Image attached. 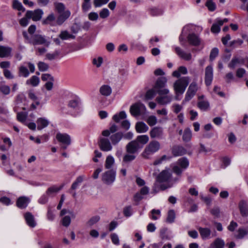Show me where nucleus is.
<instances>
[{"instance_id":"1","label":"nucleus","mask_w":248,"mask_h":248,"mask_svg":"<svg viewBox=\"0 0 248 248\" xmlns=\"http://www.w3.org/2000/svg\"><path fill=\"white\" fill-rule=\"evenodd\" d=\"M176 179H172L171 173L169 170H164L158 175L156 182L153 187V191L156 193L160 189L165 190L172 186L173 182H176Z\"/></svg>"},{"instance_id":"2","label":"nucleus","mask_w":248,"mask_h":248,"mask_svg":"<svg viewBox=\"0 0 248 248\" xmlns=\"http://www.w3.org/2000/svg\"><path fill=\"white\" fill-rule=\"evenodd\" d=\"M194 26L191 24H188L183 28L182 33L179 36V41L183 46H185L186 42L183 35L189 33L187 39L189 44L193 46H198L201 43V39L199 36L194 33H191L192 31Z\"/></svg>"},{"instance_id":"3","label":"nucleus","mask_w":248,"mask_h":248,"mask_svg":"<svg viewBox=\"0 0 248 248\" xmlns=\"http://www.w3.org/2000/svg\"><path fill=\"white\" fill-rule=\"evenodd\" d=\"M189 166V161L187 158L182 157L179 158L171 167L174 173L178 176H181L182 172Z\"/></svg>"},{"instance_id":"4","label":"nucleus","mask_w":248,"mask_h":248,"mask_svg":"<svg viewBox=\"0 0 248 248\" xmlns=\"http://www.w3.org/2000/svg\"><path fill=\"white\" fill-rule=\"evenodd\" d=\"M189 78L183 77L177 80L173 84V88L175 93L183 94L188 85Z\"/></svg>"},{"instance_id":"5","label":"nucleus","mask_w":248,"mask_h":248,"mask_svg":"<svg viewBox=\"0 0 248 248\" xmlns=\"http://www.w3.org/2000/svg\"><path fill=\"white\" fill-rule=\"evenodd\" d=\"M169 90L168 89H159L157 90V93L159 96L156 98L157 102L161 105H166L171 102L173 96L169 94Z\"/></svg>"},{"instance_id":"6","label":"nucleus","mask_w":248,"mask_h":248,"mask_svg":"<svg viewBox=\"0 0 248 248\" xmlns=\"http://www.w3.org/2000/svg\"><path fill=\"white\" fill-rule=\"evenodd\" d=\"M160 148L159 142L156 140L151 141L145 147L143 153V155L145 158H148L149 156L157 152Z\"/></svg>"},{"instance_id":"7","label":"nucleus","mask_w":248,"mask_h":248,"mask_svg":"<svg viewBox=\"0 0 248 248\" xmlns=\"http://www.w3.org/2000/svg\"><path fill=\"white\" fill-rule=\"evenodd\" d=\"M146 108L145 106L140 102H137L132 105L130 107V112L131 115L134 117H137L146 112Z\"/></svg>"},{"instance_id":"8","label":"nucleus","mask_w":248,"mask_h":248,"mask_svg":"<svg viewBox=\"0 0 248 248\" xmlns=\"http://www.w3.org/2000/svg\"><path fill=\"white\" fill-rule=\"evenodd\" d=\"M116 171L111 169L103 173L102 175V182L107 185H111L115 181Z\"/></svg>"},{"instance_id":"9","label":"nucleus","mask_w":248,"mask_h":248,"mask_svg":"<svg viewBox=\"0 0 248 248\" xmlns=\"http://www.w3.org/2000/svg\"><path fill=\"white\" fill-rule=\"evenodd\" d=\"M100 149L104 152H109L112 150V146L108 137H100L98 141Z\"/></svg>"},{"instance_id":"10","label":"nucleus","mask_w":248,"mask_h":248,"mask_svg":"<svg viewBox=\"0 0 248 248\" xmlns=\"http://www.w3.org/2000/svg\"><path fill=\"white\" fill-rule=\"evenodd\" d=\"M56 138L62 144V148L63 149H66L71 143L70 137L67 134L58 133L57 134Z\"/></svg>"},{"instance_id":"11","label":"nucleus","mask_w":248,"mask_h":248,"mask_svg":"<svg viewBox=\"0 0 248 248\" xmlns=\"http://www.w3.org/2000/svg\"><path fill=\"white\" fill-rule=\"evenodd\" d=\"M43 15L44 12L41 9H37L33 11H27L26 12V16L34 21H39Z\"/></svg>"},{"instance_id":"12","label":"nucleus","mask_w":248,"mask_h":248,"mask_svg":"<svg viewBox=\"0 0 248 248\" xmlns=\"http://www.w3.org/2000/svg\"><path fill=\"white\" fill-rule=\"evenodd\" d=\"M142 146H140L139 143H137V141L132 140L128 143L126 146V152L131 154H134L137 152L138 150Z\"/></svg>"},{"instance_id":"13","label":"nucleus","mask_w":248,"mask_h":248,"mask_svg":"<svg viewBox=\"0 0 248 248\" xmlns=\"http://www.w3.org/2000/svg\"><path fill=\"white\" fill-rule=\"evenodd\" d=\"M150 135L153 139H161L163 136V130L162 127L155 126L153 127L150 131Z\"/></svg>"},{"instance_id":"14","label":"nucleus","mask_w":248,"mask_h":248,"mask_svg":"<svg viewBox=\"0 0 248 248\" xmlns=\"http://www.w3.org/2000/svg\"><path fill=\"white\" fill-rule=\"evenodd\" d=\"M213 78V71L212 66H208L205 69V83L207 86H210Z\"/></svg>"},{"instance_id":"15","label":"nucleus","mask_w":248,"mask_h":248,"mask_svg":"<svg viewBox=\"0 0 248 248\" xmlns=\"http://www.w3.org/2000/svg\"><path fill=\"white\" fill-rule=\"evenodd\" d=\"M245 63V59L235 56L232 58L231 62L228 64V66L231 69H234L236 66L243 64Z\"/></svg>"},{"instance_id":"16","label":"nucleus","mask_w":248,"mask_h":248,"mask_svg":"<svg viewBox=\"0 0 248 248\" xmlns=\"http://www.w3.org/2000/svg\"><path fill=\"white\" fill-rule=\"evenodd\" d=\"M175 51L179 57L184 60L190 61L192 58V55L190 52H186L179 47H175Z\"/></svg>"},{"instance_id":"17","label":"nucleus","mask_w":248,"mask_h":248,"mask_svg":"<svg viewBox=\"0 0 248 248\" xmlns=\"http://www.w3.org/2000/svg\"><path fill=\"white\" fill-rule=\"evenodd\" d=\"M79 105L80 100L76 96H73L67 103V106L68 108L71 110H75L78 108Z\"/></svg>"},{"instance_id":"18","label":"nucleus","mask_w":248,"mask_h":248,"mask_svg":"<svg viewBox=\"0 0 248 248\" xmlns=\"http://www.w3.org/2000/svg\"><path fill=\"white\" fill-rule=\"evenodd\" d=\"M71 15L69 10H65L62 13L59 14L56 20V24L58 25H62L65 21L68 19Z\"/></svg>"},{"instance_id":"19","label":"nucleus","mask_w":248,"mask_h":248,"mask_svg":"<svg viewBox=\"0 0 248 248\" xmlns=\"http://www.w3.org/2000/svg\"><path fill=\"white\" fill-rule=\"evenodd\" d=\"M186 153V149L182 146L175 145L172 148V154L175 156H181Z\"/></svg>"},{"instance_id":"20","label":"nucleus","mask_w":248,"mask_h":248,"mask_svg":"<svg viewBox=\"0 0 248 248\" xmlns=\"http://www.w3.org/2000/svg\"><path fill=\"white\" fill-rule=\"evenodd\" d=\"M24 218L27 224L30 227L33 228L36 226V223L34 216L31 213H26L24 214Z\"/></svg>"},{"instance_id":"21","label":"nucleus","mask_w":248,"mask_h":248,"mask_svg":"<svg viewBox=\"0 0 248 248\" xmlns=\"http://www.w3.org/2000/svg\"><path fill=\"white\" fill-rule=\"evenodd\" d=\"M30 202V199L26 197H19L16 202L17 206L21 209L26 208Z\"/></svg>"},{"instance_id":"22","label":"nucleus","mask_w":248,"mask_h":248,"mask_svg":"<svg viewBox=\"0 0 248 248\" xmlns=\"http://www.w3.org/2000/svg\"><path fill=\"white\" fill-rule=\"evenodd\" d=\"M123 137V133L121 132H118L112 134L110 137V140L112 145H117L122 139Z\"/></svg>"},{"instance_id":"23","label":"nucleus","mask_w":248,"mask_h":248,"mask_svg":"<svg viewBox=\"0 0 248 248\" xmlns=\"http://www.w3.org/2000/svg\"><path fill=\"white\" fill-rule=\"evenodd\" d=\"M31 43L33 45H44L47 43L46 38L41 35H35L32 37Z\"/></svg>"},{"instance_id":"24","label":"nucleus","mask_w":248,"mask_h":248,"mask_svg":"<svg viewBox=\"0 0 248 248\" xmlns=\"http://www.w3.org/2000/svg\"><path fill=\"white\" fill-rule=\"evenodd\" d=\"M198 230L202 239H208L211 238V231L209 228L199 227Z\"/></svg>"},{"instance_id":"25","label":"nucleus","mask_w":248,"mask_h":248,"mask_svg":"<svg viewBox=\"0 0 248 248\" xmlns=\"http://www.w3.org/2000/svg\"><path fill=\"white\" fill-rule=\"evenodd\" d=\"M12 50V48L9 46H0V57H8L11 55Z\"/></svg>"},{"instance_id":"26","label":"nucleus","mask_w":248,"mask_h":248,"mask_svg":"<svg viewBox=\"0 0 248 248\" xmlns=\"http://www.w3.org/2000/svg\"><path fill=\"white\" fill-rule=\"evenodd\" d=\"M248 234V229L243 227L239 228L235 232L234 237L238 239H241Z\"/></svg>"},{"instance_id":"27","label":"nucleus","mask_w":248,"mask_h":248,"mask_svg":"<svg viewBox=\"0 0 248 248\" xmlns=\"http://www.w3.org/2000/svg\"><path fill=\"white\" fill-rule=\"evenodd\" d=\"M135 129L138 133H142L146 132L149 127L144 122H139L136 123Z\"/></svg>"},{"instance_id":"28","label":"nucleus","mask_w":248,"mask_h":248,"mask_svg":"<svg viewBox=\"0 0 248 248\" xmlns=\"http://www.w3.org/2000/svg\"><path fill=\"white\" fill-rule=\"evenodd\" d=\"M239 208L242 217H246L248 216V205L245 201H242L240 202Z\"/></svg>"},{"instance_id":"29","label":"nucleus","mask_w":248,"mask_h":248,"mask_svg":"<svg viewBox=\"0 0 248 248\" xmlns=\"http://www.w3.org/2000/svg\"><path fill=\"white\" fill-rule=\"evenodd\" d=\"M197 107L202 111H206L210 108V103L207 100H199L197 103Z\"/></svg>"},{"instance_id":"30","label":"nucleus","mask_w":248,"mask_h":248,"mask_svg":"<svg viewBox=\"0 0 248 248\" xmlns=\"http://www.w3.org/2000/svg\"><path fill=\"white\" fill-rule=\"evenodd\" d=\"M38 130H41L46 127L49 124V121L44 117L38 118L36 121Z\"/></svg>"},{"instance_id":"31","label":"nucleus","mask_w":248,"mask_h":248,"mask_svg":"<svg viewBox=\"0 0 248 248\" xmlns=\"http://www.w3.org/2000/svg\"><path fill=\"white\" fill-rule=\"evenodd\" d=\"M100 93L104 96H108L112 93L111 88L108 85H103L99 89Z\"/></svg>"},{"instance_id":"32","label":"nucleus","mask_w":248,"mask_h":248,"mask_svg":"<svg viewBox=\"0 0 248 248\" xmlns=\"http://www.w3.org/2000/svg\"><path fill=\"white\" fill-rule=\"evenodd\" d=\"M114 164L115 159L113 156L111 155L107 156L104 165L105 169L108 170L112 169Z\"/></svg>"},{"instance_id":"33","label":"nucleus","mask_w":248,"mask_h":248,"mask_svg":"<svg viewBox=\"0 0 248 248\" xmlns=\"http://www.w3.org/2000/svg\"><path fill=\"white\" fill-rule=\"evenodd\" d=\"M62 187V185L59 187L56 186H52L48 188L46 191V194L49 197L54 196V195L57 193L60 190H61Z\"/></svg>"},{"instance_id":"34","label":"nucleus","mask_w":248,"mask_h":248,"mask_svg":"<svg viewBox=\"0 0 248 248\" xmlns=\"http://www.w3.org/2000/svg\"><path fill=\"white\" fill-rule=\"evenodd\" d=\"M40 83V79L39 77L36 76H32L30 79H28L26 83L27 85H31L32 86H37Z\"/></svg>"},{"instance_id":"35","label":"nucleus","mask_w":248,"mask_h":248,"mask_svg":"<svg viewBox=\"0 0 248 248\" xmlns=\"http://www.w3.org/2000/svg\"><path fill=\"white\" fill-rule=\"evenodd\" d=\"M55 16L53 13L49 14L42 22L43 24H49L51 26H54Z\"/></svg>"},{"instance_id":"36","label":"nucleus","mask_w":248,"mask_h":248,"mask_svg":"<svg viewBox=\"0 0 248 248\" xmlns=\"http://www.w3.org/2000/svg\"><path fill=\"white\" fill-rule=\"evenodd\" d=\"M187 73V68L185 66H180L178 70L174 71L172 73V76L176 78H179L181 74L186 75Z\"/></svg>"},{"instance_id":"37","label":"nucleus","mask_w":248,"mask_h":248,"mask_svg":"<svg viewBox=\"0 0 248 248\" xmlns=\"http://www.w3.org/2000/svg\"><path fill=\"white\" fill-rule=\"evenodd\" d=\"M149 140V137L146 135H140L138 136L136 139L134 140L137 141V143L139 144H141L142 146L143 145L146 144Z\"/></svg>"},{"instance_id":"38","label":"nucleus","mask_w":248,"mask_h":248,"mask_svg":"<svg viewBox=\"0 0 248 248\" xmlns=\"http://www.w3.org/2000/svg\"><path fill=\"white\" fill-rule=\"evenodd\" d=\"M182 138L185 142H188L191 140L192 138V131L189 128H186L185 129Z\"/></svg>"},{"instance_id":"39","label":"nucleus","mask_w":248,"mask_h":248,"mask_svg":"<svg viewBox=\"0 0 248 248\" xmlns=\"http://www.w3.org/2000/svg\"><path fill=\"white\" fill-rule=\"evenodd\" d=\"M117 130V126L115 124L112 125L109 129L103 130L102 132V135L104 137H108L110 133H114Z\"/></svg>"},{"instance_id":"40","label":"nucleus","mask_w":248,"mask_h":248,"mask_svg":"<svg viewBox=\"0 0 248 248\" xmlns=\"http://www.w3.org/2000/svg\"><path fill=\"white\" fill-rule=\"evenodd\" d=\"M84 179L85 176L84 175H80L78 176L72 184L71 186V189L73 190L76 189L83 181Z\"/></svg>"},{"instance_id":"41","label":"nucleus","mask_w":248,"mask_h":248,"mask_svg":"<svg viewBox=\"0 0 248 248\" xmlns=\"http://www.w3.org/2000/svg\"><path fill=\"white\" fill-rule=\"evenodd\" d=\"M91 0H83L81 4V9L83 13H86L89 11L92 7Z\"/></svg>"},{"instance_id":"42","label":"nucleus","mask_w":248,"mask_h":248,"mask_svg":"<svg viewBox=\"0 0 248 248\" xmlns=\"http://www.w3.org/2000/svg\"><path fill=\"white\" fill-rule=\"evenodd\" d=\"M59 37L63 40H68L70 38L74 39L75 36L72 34L70 33L67 31H62L60 33Z\"/></svg>"},{"instance_id":"43","label":"nucleus","mask_w":248,"mask_h":248,"mask_svg":"<svg viewBox=\"0 0 248 248\" xmlns=\"http://www.w3.org/2000/svg\"><path fill=\"white\" fill-rule=\"evenodd\" d=\"M127 115L124 111H122L119 113L113 115L112 119L116 123H118L120 120L126 118Z\"/></svg>"},{"instance_id":"44","label":"nucleus","mask_w":248,"mask_h":248,"mask_svg":"<svg viewBox=\"0 0 248 248\" xmlns=\"http://www.w3.org/2000/svg\"><path fill=\"white\" fill-rule=\"evenodd\" d=\"M30 75V72L27 68L24 66L21 65L19 67V76L24 78H27Z\"/></svg>"},{"instance_id":"45","label":"nucleus","mask_w":248,"mask_h":248,"mask_svg":"<svg viewBox=\"0 0 248 248\" xmlns=\"http://www.w3.org/2000/svg\"><path fill=\"white\" fill-rule=\"evenodd\" d=\"M166 80L164 78H161L158 79L155 83V88L157 92L159 89H164L163 87L165 86Z\"/></svg>"},{"instance_id":"46","label":"nucleus","mask_w":248,"mask_h":248,"mask_svg":"<svg viewBox=\"0 0 248 248\" xmlns=\"http://www.w3.org/2000/svg\"><path fill=\"white\" fill-rule=\"evenodd\" d=\"M175 218V213L173 210H170L168 213L166 221L168 223H171L174 221Z\"/></svg>"},{"instance_id":"47","label":"nucleus","mask_w":248,"mask_h":248,"mask_svg":"<svg viewBox=\"0 0 248 248\" xmlns=\"http://www.w3.org/2000/svg\"><path fill=\"white\" fill-rule=\"evenodd\" d=\"M60 52L59 50H55L52 53H48L46 54V58L48 60L52 61L57 59L60 55Z\"/></svg>"},{"instance_id":"48","label":"nucleus","mask_w":248,"mask_h":248,"mask_svg":"<svg viewBox=\"0 0 248 248\" xmlns=\"http://www.w3.org/2000/svg\"><path fill=\"white\" fill-rule=\"evenodd\" d=\"M13 8L19 11L24 12L25 9L23 6L22 3L17 0H14L13 2Z\"/></svg>"},{"instance_id":"49","label":"nucleus","mask_w":248,"mask_h":248,"mask_svg":"<svg viewBox=\"0 0 248 248\" xmlns=\"http://www.w3.org/2000/svg\"><path fill=\"white\" fill-rule=\"evenodd\" d=\"M100 220V217L98 216H95L92 217L87 223V226L92 227L93 226L97 223Z\"/></svg>"},{"instance_id":"50","label":"nucleus","mask_w":248,"mask_h":248,"mask_svg":"<svg viewBox=\"0 0 248 248\" xmlns=\"http://www.w3.org/2000/svg\"><path fill=\"white\" fill-rule=\"evenodd\" d=\"M149 13L152 16H158L163 14V11L157 8H151L149 10Z\"/></svg>"},{"instance_id":"51","label":"nucleus","mask_w":248,"mask_h":248,"mask_svg":"<svg viewBox=\"0 0 248 248\" xmlns=\"http://www.w3.org/2000/svg\"><path fill=\"white\" fill-rule=\"evenodd\" d=\"M37 66L41 72L46 71L49 68V65L43 62H39L37 63Z\"/></svg>"},{"instance_id":"52","label":"nucleus","mask_w":248,"mask_h":248,"mask_svg":"<svg viewBox=\"0 0 248 248\" xmlns=\"http://www.w3.org/2000/svg\"><path fill=\"white\" fill-rule=\"evenodd\" d=\"M0 91L5 95H7L10 93V87L1 82L0 83Z\"/></svg>"},{"instance_id":"53","label":"nucleus","mask_w":248,"mask_h":248,"mask_svg":"<svg viewBox=\"0 0 248 248\" xmlns=\"http://www.w3.org/2000/svg\"><path fill=\"white\" fill-rule=\"evenodd\" d=\"M26 118L27 114L25 112H18L17 114V119L18 121L21 122L22 123L24 124H26Z\"/></svg>"},{"instance_id":"54","label":"nucleus","mask_w":248,"mask_h":248,"mask_svg":"<svg viewBox=\"0 0 248 248\" xmlns=\"http://www.w3.org/2000/svg\"><path fill=\"white\" fill-rule=\"evenodd\" d=\"M216 248H223L225 245V243L223 240L220 238L216 239L213 243Z\"/></svg>"},{"instance_id":"55","label":"nucleus","mask_w":248,"mask_h":248,"mask_svg":"<svg viewBox=\"0 0 248 248\" xmlns=\"http://www.w3.org/2000/svg\"><path fill=\"white\" fill-rule=\"evenodd\" d=\"M146 122L150 126H154L157 123V118L154 115L150 116L147 118Z\"/></svg>"},{"instance_id":"56","label":"nucleus","mask_w":248,"mask_h":248,"mask_svg":"<svg viewBox=\"0 0 248 248\" xmlns=\"http://www.w3.org/2000/svg\"><path fill=\"white\" fill-rule=\"evenodd\" d=\"M220 25L218 23L217 19H216V22L213 24L211 28V31L213 33H217L220 31Z\"/></svg>"},{"instance_id":"57","label":"nucleus","mask_w":248,"mask_h":248,"mask_svg":"<svg viewBox=\"0 0 248 248\" xmlns=\"http://www.w3.org/2000/svg\"><path fill=\"white\" fill-rule=\"evenodd\" d=\"M103 62V59L101 57H98L96 58H94L93 59V64L95 65L96 67H100Z\"/></svg>"},{"instance_id":"58","label":"nucleus","mask_w":248,"mask_h":248,"mask_svg":"<svg viewBox=\"0 0 248 248\" xmlns=\"http://www.w3.org/2000/svg\"><path fill=\"white\" fill-rule=\"evenodd\" d=\"M55 7L59 14L62 13L64 11H65V7L62 3L58 2L55 3Z\"/></svg>"},{"instance_id":"59","label":"nucleus","mask_w":248,"mask_h":248,"mask_svg":"<svg viewBox=\"0 0 248 248\" xmlns=\"http://www.w3.org/2000/svg\"><path fill=\"white\" fill-rule=\"evenodd\" d=\"M198 91V86L195 82H192L189 85L187 91L193 93L195 95Z\"/></svg>"},{"instance_id":"60","label":"nucleus","mask_w":248,"mask_h":248,"mask_svg":"<svg viewBox=\"0 0 248 248\" xmlns=\"http://www.w3.org/2000/svg\"><path fill=\"white\" fill-rule=\"evenodd\" d=\"M219 52L218 49L217 47L213 48L210 52L209 59L210 60L213 61L218 55Z\"/></svg>"},{"instance_id":"61","label":"nucleus","mask_w":248,"mask_h":248,"mask_svg":"<svg viewBox=\"0 0 248 248\" xmlns=\"http://www.w3.org/2000/svg\"><path fill=\"white\" fill-rule=\"evenodd\" d=\"M160 217V211L159 210L153 209L151 211V218L153 220H157Z\"/></svg>"},{"instance_id":"62","label":"nucleus","mask_w":248,"mask_h":248,"mask_svg":"<svg viewBox=\"0 0 248 248\" xmlns=\"http://www.w3.org/2000/svg\"><path fill=\"white\" fill-rule=\"evenodd\" d=\"M194 95H195L194 94L187 91V92L185 94V99H184V100L182 102V104L184 105L186 102H188L194 97Z\"/></svg>"},{"instance_id":"63","label":"nucleus","mask_w":248,"mask_h":248,"mask_svg":"<svg viewBox=\"0 0 248 248\" xmlns=\"http://www.w3.org/2000/svg\"><path fill=\"white\" fill-rule=\"evenodd\" d=\"M136 156L135 155L128 153V154H126L124 155L123 161L125 162H129L134 160Z\"/></svg>"},{"instance_id":"64","label":"nucleus","mask_w":248,"mask_h":248,"mask_svg":"<svg viewBox=\"0 0 248 248\" xmlns=\"http://www.w3.org/2000/svg\"><path fill=\"white\" fill-rule=\"evenodd\" d=\"M109 11L107 8L102 9L99 12V16L102 18H106L109 16Z\"/></svg>"}]
</instances>
